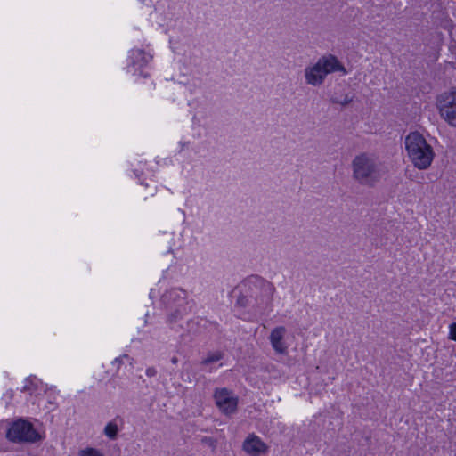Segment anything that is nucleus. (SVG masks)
<instances>
[{
    "mask_svg": "<svg viewBox=\"0 0 456 456\" xmlns=\"http://www.w3.org/2000/svg\"><path fill=\"white\" fill-rule=\"evenodd\" d=\"M216 406L226 414L235 412L238 405V398L227 388H217L214 394Z\"/></svg>",
    "mask_w": 456,
    "mask_h": 456,
    "instance_id": "9",
    "label": "nucleus"
},
{
    "mask_svg": "<svg viewBox=\"0 0 456 456\" xmlns=\"http://www.w3.org/2000/svg\"><path fill=\"white\" fill-rule=\"evenodd\" d=\"M330 101L333 103L339 104L341 106H346L353 101V96H351L348 94H346L341 96L334 95L331 97Z\"/></svg>",
    "mask_w": 456,
    "mask_h": 456,
    "instance_id": "14",
    "label": "nucleus"
},
{
    "mask_svg": "<svg viewBox=\"0 0 456 456\" xmlns=\"http://www.w3.org/2000/svg\"><path fill=\"white\" fill-rule=\"evenodd\" d=\"M223 353L220 352V351H215V352H211L208 354V356L206 358H204L202 361H201V364L203 365H208V364H211L213 362H218L220 361L221 359H223Z\"/></svg>",
    "mask_w": 456,
    "mask_h": 456,
    "instance_id": "13",
    "label": "nucleus"
},
{
    "mask_svg": "<svg viewBox=\"0 0 456 456\" xmlns=\"http://www.w3.org/2000/svg\"><path fill=\"white\" fill-rule=\"evenodd\" d=\"M339 72L346 75L347 70L338 59L332 54H326L315 63L306 66L304 69L305 83L312 86H322L329 74Z\"/></svg>",
    "mask_w": 456,
    "mask_h": 456,
    "instance_id": "2",
    "label": "nucleus"
},
{
    "mask_svg": "<svg viewBox=\"0 0 456 456\" xmlns=\"http://www.w3.org/2000/svg\"><path fill=\"white\" fill-rule=\"evenodd\" d=\"M248 285L251 291V297H255L256 299L259 297L261 304L267 305L275 291V288L271 282L257 276L250 278L248 281Z\"/></svg>",
    "mask_w": 456,
    "mask_h": 456,
    "instance_id": "8",
    "label": "nucleus"
},
{
    "mask_svg": "<svg viewBox=\"0 0 456 456\" xmlns=\"http://www.w3.org/2000/svg\"><path fill=\"white\" fill-rule=\"evenodd\" d=\"M449 338L452 340L456 341V322H453L449 326Z\"/></svg>",
    "mask_w": 456,
    "mask_h": 456,
    "instance_id": "18",
    "label": "nucleus"
},
{
    "mask_svg": "<svg viewBox=\"0 0 456 456\" xmlns=\"http://www.w3.org/2000/svg\"><path fill=\"white\" fill-rule=\"evenodd\" d=\"M436 107L441 118L456 128V89L441 94L437 97Z\"/></svg>",
    "mask_w": 456,
    "mask_h": 456,
    "instance_id": "6",
    "label": "nucleus"
},
{
    "mask_svg": "<svg viewBox=\"0 0 456 456\" xmlns=\"http://www.w3.org/2000/svg\"><path fill=\"white\" fill-rule=\"evenodd\" d=\"M125 360L129 361V362H130V364H132V362H131V361H132V359H131L127 354H124V355H122V356H120V357H117V358H115V359L112 361L111 364H112L113 366H115V367L117 368V370H118V369H119V367H120V365L124 362V361H125Z\"/></svg>",
    "mask_w": 456,
    "mask_h": 456,
    "instance_id": "16",
    "label": "nucleus"
},
{
    "mask_svg": "<svg viewBox=\"0 0 456 456\" xmlns=\"http://www.w3.org/2000/svg\"><path fill=\"white\" fill-rule=\"evenodd\" d=\"M286 329L283 326L274 328L270 334L269 339L273 349L280 354H285L288 352V345L284 340Z\"/></svg>",
    "mask_w": 456,
    "mask_h": 456,
    "instance_id": "10",
    "label": "nucleus"
},
{
    "mask_svg": "<svg viewBox=\"0 0 456 456\" xmlns=\"http://www.w3.org/2000/svg\"><path fill=\"white\" fill-rule=\"evenodd\" d=\"M161 302L167 311V322L170 324L183 320L191 309L188 293L181 288H172L161 297Z\"/></svg>",
    "mask_w": 456,
    "mask_h": 456,
    "instance_id": "4",
    "label": "nucleus"
},
{
    "mask_svg": "<svg viewBox=\"0 0 456 456\" xmlns=\"http://www.w3.org/2000/svg\"><path fill=\"white\" fill-rule=\"evenodd\" d=\"M267 445L262 439L254 435H249L243 443V450L251 456H258L267 451Z\"/></svg>",
    "mask_w": 456,
    "mask_h": 456,
    "instance_id": "11",
    "label": "nucleus"
},
{
    "mask_svg": "<svg viewBox=\"0 0 456 456\" xmlns=\"http://www.w3.org/2000/svg\"><path fill=\"white\" fill-rule=\"evenodd\" d=\"M153 56L150 52L142 49H132L127 58L126 71L133 76L140 75L146 77L142 69L152 60Z\"/></svg>",
    "mask_w": 456,
    "mask_h": 456,
    "instance_id": "7",
    "label": "nucleus"
},
{
    "mask_svg": "<svg viewBox=\"0 0 456 456\" xmlns=\"http://www.w3.org/2000/svg\"><path fill=\"white\" fill-rule=\"evenodd\" d=\"M6 437L13 443H34L40 439V436L33 425L24 419H19L9 427Z\"/></svg>",
    "mask_w": 456,
    "mask_h": 456,
    "instance_id": "5",
    "label": "nucleus"
},
{
    "mask_svg": "<svg viewBox=\"0 0 456 456\" xmlns=\"http://www.w3.org/2000/svg\"><path fill=\"white\" fill-rule=\"evenodd\" d=\"M104 435L111 440L116 439L118 428V425L114 421H110L106 424L104 428Z\"/></svg>",
    "mask_w": 456,
    "mask_h": 456,
    "instance_id": "12",
    "label": "nucleus"
},
{
    "mask_svg": "<svg viewBox=\"0 0 456 456\" xmlns=\"http://www.w3.org/2000/svg\"><path fill=\"white\" fill-rule=\"evenodd\" d=\"M179 144L181 146V151H183L184 148H186L189 145V142H180Z\"/></svg>",
    "mask_w": 456,
    "mask_h": 456,
    "instance_id": "20",
    "label": "nucleus"
},
{
    "mask_svg": "<svg viewBox=\"0 0 456 456\" xmlns=\"http://www.w3.org/2000/svg\"><path fill=\"white\" fill-rule=\"evenodd\" d=\"M353 179L362 186L374 187L387 174L388 169L376 154L361 152L351 163Z\"/></svg>",
    "mask_w": 456,
    "mask_h": 456,
    "instance_id": "1",
    "label": "nucleus"
},
{
    "mask_svg": "<svg viewBox=\"0 0 456 456\" xmlns=\"http://www.w3.org/2000/svg\"><path fill=\"white\" fill-rule=\"evenodd\" d=\"M145 373L148 377H155L158 373V370L155 367H149L146 369Z\"/></svg>",
    "mask_w": 456,
    "mask_h": 456,
    "instance_id": "19",
    "label": "nucleus"
},
{
    "mask_svg": "<svg viewBox=\"0 0 456 456\" xmlns=\"http://www.w3.org/2000/svg\"><path fill=\"white\" fill-rule=\"evenodd\" d=\"M37 383V379H26L25 381V385L23 387V390L25 391H29L30 393H33V388H32V386H36Z\"/></svg>",
    "mask_w": 456,
    "mask_h": 456,
    "instance_id": "17",
    "label": "nucleus"
},
{
    "mask_svg": "<svg viewBox=\"0 0 456 456\" xmlns=\"http://www.w3.org/2000/svg\"><path fill=\"white\" fill-rule=\"evenodd\" d=\"M79 456H104L103 453L92 447H86L85 449H82L78 452Z\"/></svg>",
    "mask_w": 456,
    "mask_h": 456,
    "instance_id": "15",
    "label": "nucleus"
},
{
    "mask_svg": "<svg viewBox=\"0 0 456 456\" xmlns=\"http://www.w3.org/2000/svg\"><path fill=\"white\" fill-rule=\"evenodd\" d=\"M7 395H8L9 398L12 397V392H9V393H7Z\"/></svg>",
    "mask_w": 456,
    "mask_h": 456,
    "instance_id": "21",
    "label": "nucleus"
},
{
    "mask_svg": "<svg viewBox=\"0 0 456 456\" xmlns=\"http://www.w3.org/2000/svg\"><path fill=\"white\" fill-rule=\"evenodd\" d=\"M405 149L409 159L418 169L425 170L431 166L435 157L434 150L419 132H411L406 136Z\"/></svg>",
    "mask_w": 456,
    "mask_h": 456,
    "instance_id": "3",
    "label": "nucleus"
}]
</instances>
